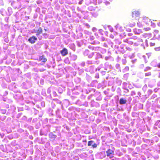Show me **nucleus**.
<instances>
[{
    "label": "nucleus",
    "instance_id": "obj_1",
    "mask_svg": "<svg viewBox=\"0 0 160 160\" xmlns=\"http://www.w3.org/2000/svg\"><path fill=\"white\" fill-rule=\"evenodd\" d=\"M107 156L109 157L110 158H112L113 157L114 155V152L110 149H108L106 152Z\"/></svg>",
    "mask_w": 160,
    "mask_h": 160
},
{
    "label": "nucleus",
    "instance_id": "obj_2",
    "mask_svg": "<svg viewBox=\"0 0 160 160\" xmlns=\"http://www.w3.org/2000/svg\"><path fill=\"white\" fill-rule=\"evenodd\" d=\"M150 20L148 18L145 17L143 18L142 22L144 25H148L149 23Z\"/></svg>",
    "mask_w": 160,
    "mask_h": 160
},
{
    "label": "nucleus",
    "instance_id": "obj_3",
    "mask_svg": "<svg viewBox=\"0 0 160 160\" xmlns=\"http://www.w3.org/2000/svg\"><path fill=\"white\" fill-rule=\"evenodd\" d=\"M49 140L50 141L55 140L57 137V135L54 134L52 132H50L48 134Z\"/></svg>",
    "mask_w": 160,
    "mask_h": 160
},
{
    "label": "nucleus",
    "instance_id": "obj_4",
    "mask_svg": "<svg viewBox=\"0 0 160 160\" xmlns=\"http://www.w3.org/2000/svg\"><path fill=\"white\" fill-rule=\"evenodd\" d=\"M37 39V38L33 36L28 39V41L31 43L33 44L35 42Z\"/></svg>",
    "mask_w": 160,
    "mask_h": 160
},
{
    "label": "nucleus",
    "instance_id": "obj_5",
    "mask_svg": "<svg viewBox=\"0 0 160 160\" xmlns=\"http://www.w3.org/2000/svg\"><path fill=\"white\" fill-rule=\"evenodd\" d=\"M139 13L138 11H134L132 12V18H136L138 17L139 16Z\"/></svg>",
    "mask_w": 160,
    "mask_h": 160
},
{
    "label": "nucleus",
    "instance_id": "obj_6",
    "mask_svg": "<svg viewBox=\"0 0 160 160\" xmlns=\"http://www.w3.org/2000/svg\"><path fill=\"white\" fill-rule=\"evenodd\" d=\"M38 61H42L43 62H45L47 61V59L44 55H42L39 57Z\"/></svg>",
    "mask_w": 160,
    "mask_h": 160
},
{
    "label": "nucleus",
    "instance_id": "obj_7",
    "mask_svg": "<svg viewBox=\"0 0 160 160\" xmlns=\"http://www.w3.org/2000/svg\"><path fill=\"white\" fill-rule=\"evenodd\" d=\"M61 53L62 56H65L68 54V51L67 49L65 48H64L60 51Z\"/></svg>",
    "mask_w": 160,
    "mask_h": 160
},
{
    "label": "nucleus",
    "instance_id": "obj_8",
    "mask_svg": "<svg viewBox=\"0 0 160 160\" xmlns=\"http://www.w3.org/2000/svg\"><path fill=\"white\" fill-rule=\"evenodd\" d=\"M42 29L41 27H39L36 31V35L38 36L42 32Z\"/></svg>",
    "mask_w": 160,
    "mask_h": 160
},
{
    "label": "nucleus",
    "instance_id": "obj_9",
    "mask_svg": "<svg viewBox=\"0 0 160 160\" xmlns=\"http://www.w3.org/2000/svg\"><path fill=\"white\" fill-rule=\"evenodd\" d=\"M126 100L124 99L123 98H121L119 101V103L120 104H123L126 103Z\"/></svg>",
    "mask_w": 160,
    "mask_h": 160
},
{
    "label": "nucleus",
    "instance_id": "obj_10",
    "mask_svg": "<svg viewBox=\"0 0 160 160\" xmlns=\"http://www.w3.org/2000/svg\"><path fill=\"white\" fill-rule=\"evenodd\" d=\"M131 38L128 39L127 40V43L130 44H132L133 43V42L131 40Z\"/></svg>",
    "mask_w": 160,
    "mask_h": 160
},
{
    "label": "nucleus",
    "instance_id": "obj_11",
    "mask_svg": "<svg viewBox=\"0 0 160 160\" xmlns=\"http://www.w3.org/2000/svg\"><path fill=\"white\" fill-rule=\"evenodd\" d=\"M93 142V141H92V140L89 141L88 142V146H90L92 144V143Z\"/></svg>",
    "mask_w": 160,
    "mask_h": 160
},
{
    "label": "nucleus",
    "instance_id": "obj_12",
    "mask_svg": "<svg viewBox=\"0 0 160 160\" xmlns=\"http://www.w3.org/2000/svg\"><path fill=\"white\" fill-rule=\"evenodd\" d=\"M144 30L146 31H149L150 30V28L149 27L144 28Z\"/></svg>",
    "mask_w": 160,
    "mask_h": 160
},
{
    "label": "nucleus",
    "instance_id": "obj_13",
    "mask_svg": "<svg viewBox=\"0 0 160 160\" xmlns=\"http://www.w3.org/2000/svg\"><path fill=\"white\" fill-rule=\"evenodd\" d=\"M151 72H149L148 73H145V76H150L151 75Z\"/></svg>",
    "mask_w": 160,
    "mask_h": 160
},
{
    "label": "nucleus",
    "instance_id": "obj_14",
    "mask_svg": "<svg viewBox=\"0 0 160 160\" xmlns=\"http://www.w3.org/2000/svg\"><path fill=\"white\" fill-rule=\"evenodd\" d=\"M155 50L157 51H160V47H158L155 48Z\"/></svg>",
    "mask_w": 160,
    "mask_h": 160
},
{
    "label": "nucleus",
    "instance_id": "obj_15",
    "mask_svg": "<svg viewBox=\"0 0 160 160\" xmlns=\"http://www.w3.org/2000/svg\"><path fill=\"white\" fill-rule=\"evenodd\" d=\"M97 146V144L96 143H94L92 145V147L93 148H96Z\"/></svg>",
    "mask_w": 160,
    "mask_h": 160
},
{
    "label": "nucleus",
    "instance_id": "obj_16",
    "mask_svg": "<svg viewBox=\"0 0 160 160\" xmlns=\"http://www.w3.org/2000/svg\"><path fill=\"white\" fill-rule=\"evenodd\" d=\"M151 68L150 67H147L145 69L144 71H146L148 70H150L151 69Z\"/></svg>",
    "mask_w": 160,
    "mask_h": 160
},
{
    "label": "nucleus",
    "instance_id": "obj_17",
    "mask_svg": "<svg viewBox=\"0 0 160 160\" xmlns=\"http://www.w3.org/2000/svg\"><path fill=\"white\" fill-rule=\"evenodd\" d=\"M155 45V43H152V42H151L150 43V45L151 46H153Z\"/></svg>",
    "mask_w": 160,
    "mask_h": 160
},
{
    "label": "nucleus",
    "instance_id": "obj_18",
    "mask_svg": "<svg viewBox=\"0 0 160 160\" xmlns=\"http://www.w3.org/2000/svg\"><path fill=\"white\" fill-rule=\"evenodd\" d=\"M157 66L158 68H160V63H159L158 65Z\"/></svg>",
    "mask_w": 160,
    "mask_h": 160
},
{
    "label": "nucleus",
    "instance_id": "obj_19",
    "mask_svg": "<svg viewBox=\"0 0 160 160\" xmlns=\"http://www.w3.org/2000/svg\"><path fill=\"white\" fill-rule=\"evenodd\" d=\"M158 26L160 27V22H159L158 23Z\"/></svg>",
    "mask_w": 160,
    "mask_h": 160
},
{
    "label": "nucleus",
    "instance_id": "obj_20",
    "mask_svg": "<svg viewBox=\"0 0 160 160\" xmlns=\"http://www.w3.org/2000/svg\"><path fill=\"white\" fill-rule=\"evenodd\" d=\"M83 142H87V141H86V140H85V141H83Z\"/></svg>",
    "mask_w": 160,
    "mask_h": 160
}]
</instances>
